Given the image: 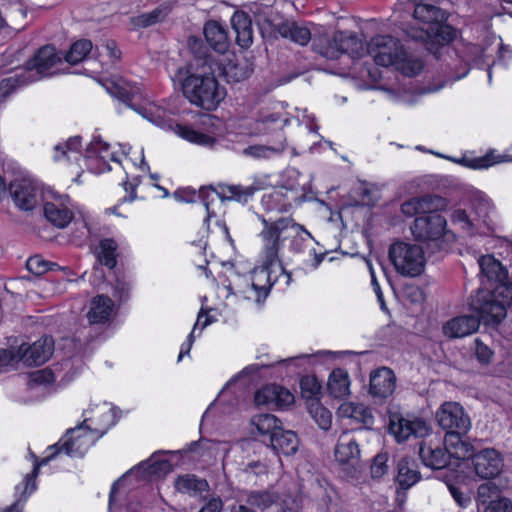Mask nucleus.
Returning <instances> with one entry per match:
<instances>
[{
	"mask_svg": "<svg viewBox=\"0 0 512 512\" xmlns=\"http://www.w3.org/2000/svg\"><path fill=\"white\" fill-rule=\"evenodd\" d=\"M188 47L194 56L187 77L182 81L183 95L187 100L204 110L212 111L225 98L226 91L214 76L217 65L207 45L196 36L188 38Z\"/></svg>",
	"mask_w": 512,
	"mask_h": 512,
	"instance_id": "nucleus-1",
	"label": "nucleus"
},
{
	"mask_svg": "<svg viewBox=\"0 0 512 512\" xmlns=\"http://www.w3.org/2000/svg\"><path fill=\"white\" fill-rule=\"evenodd\" d=\"M413 18L414 23L403 26V33L407 39L423 44L432 53L451 42L456 35L455 29L446 24L448 13L430 3L416 5Z\"/></svg>",
	"mask_w": 512,
	"mask_h": 512,
	"instance_id": "nucleus-2",
	"label": "nucleus"
},
{
	"mask_svg": "<svg viewBox=\"0 0 512 512\" xmlns=\"http://www.w3.org/2000/svg\"><path fill=\"white\" fill-rule=\"evenodd\" d=\"M512 304V281L501 280L488 287H480L472 297L470 307L478 311L486 324L500 323Z\"/></svg>",
	"mask_w": 512,
	"mask_h": 512,
	"instance_id": "nucleus-3",
	"label": "nucleus"
},
{
	"mask_svg": "<svg viewBox=\"0 0 512 512\" xmlns=\"http://www.w3.org/2000/svg\"><path fill=\"white\" fill-rule=\"evenodd\" d=\"M81 438L82 437L80 435L76 437L70 436L63 442L60 440L59 442L51 445L49 449L53 450V452L41 461L36 462L32 472L26 474L23 481L15 487L17 499L12 505L6 508L4 512H22L23 506L28 497L36 490V478L39 474L40 467L54 459L58 453L63 451L71 457L82 456L83 453L80 451Z\"/></svg>",
	"mask_w": 512,
	"mask_h": 512,
	"instance_id": "nucleus-4",
	"label": "nucleus"
},
{
	"mask_svg": "<svg viewBox=\"0 0 512 512\" xmlns=\"http://www.w3.org/2000/svg\"><path fill=\"white\" fill-rule=\"evenodd\" d=\"M257 218L263 226L259 232L264 257L263 263L272 268L279 262V252L284 241L290 237V230L298 228L295 226V220L289 216L272 219L257 214Z\"/></svg>",
	"mask_w": 512,
	"mask_h": 512,
	"instance_id": "nucleus-5",
	"label": "nucleus"
},
{
	"mask_svg": "<svg viewBox=\"0 0 512 512\" xmlns=\"http://www.w3.org/2000/svg\"><path fill=\"white\" fill-rule=\"evenodd\" d=\"M274 282L271 280V267L263 263L251 275H236L226 288L231 294L260 303L268 296Z\"/></svg>",
	"mask_w": 512,
	"mask_h": 512,
	"instance_id": "nucleus-6",
	"label": "nucleus"
},
{
	"mask_svg": "<svg viewBox=\"0 0 512 512\" xmlns=\"http://www.w3.org/2000/svg\"><path fill=\"white\" fill-rule=\"evenodd\" d=\"M388 254L397 273L404 277H417L424 271V252L416 244L395 242L389 247Z\"/></svg>",
	"mask_w": 512,
	"mask_h": 512,
	"instance_id": "nucleus-7",
	"label": "nucleus"
},
{
	"mask_svg": "<svg viewBox=\"0 0 512 512\" xmlns=\"http://www.w3.org/2000/svg\"><path fill=\"white\" fill-rule=\"evenodd\" d=\"M261 122L263 125L270 127L274 125L273 129L276 132V141L273 144H255L249 145L242 150V154L246 157L253 159H270L272 157L282 154L286 148V137L283 132V127L288 123L287 118H282L278 114H268L262 117Z\"/></svg>",
	"mask_w": 512,
	"mask_h": 512,
	"instance_id": "nucleus-8",
	"label": "nucleus"
},
{
	"mask_svg": "<svg viewBox=\"0 0 512 512\" xmlns=\"http://www.w3.org/2000/svg\"><path fill=\"white\" fill-rule=\"evenodd\" d=\"M62 62V57L56 52L52 45H45L39 48L34 56L26 62L22 68L24 75L31 83L36 82L44 77L57 74L55 69Z\"/></svg>",
	"mask_w": 512,
	"mask_h": 512,
	"instance_id": "nucleus-9",
	"label": "nucleus"
},
{
	"mask_svg": "<svg viewBox=\"0 0 512 512\" xmlns=\"http://www.w3.org/2000/svg\"><path fill=\"white\" fill-rule=\"evenodd\" d=\"M435 417L446 434H467L471 429V419L458 402H444L436 411Z\"/></svg>",
	"mask_w": 512,
	"mask_h": 512,
	"instance_id": "nucleus-10",
	"label": "nucleus"
},
{
	"mask_svg": "<svg viewBox=\"0 0 512 512\" xmlns=\"http://www.w3.org/2000/svg\"><path fill=\"white\" fill-rule=\"evenodd\" d=\"M402 50L400 41L390 35H377L367 44L368 55L375 64L383 67H395Z\"/></svg>",
	"mask_w": 512,
	"mask_h": 512,
	"instance_id": "nucleus-11",
	"label": "nucleus"
},
{
	"mask_svg": "<svg viewBox=\"0 0 512 512\" xmlns=\"http://www.w3.org/2000/svg\"><path fill=\"white\" fill-rule=\"evenodd\" d=\"M446 227L447 221L445 217L436 212H429L415 218L411 225V232L418 241L435 242L448 233Z\"/></svg>",
	"mask_w": 512,
	"mask_h": 512,
	"instance_id": "nucleus-12",
	"label": "nucleus"
},
{
	"mask_svg": "<svg viewBox=\"0 0 512 512\" xmlns=\"http://www.w3.org/2000/svg\"><path fill=\"white\" fill-rule=\"evenodd\" d=\"M259 190L258 186H243L240 184H219L215 189H203L199 197H202L203 204L210 217V207L207 197L210 193H216L222 201H235L242 205L247 204Z\"/></svg>",
	"mask_w": 512,
	"mask_h": 512,
	"instance_id": "nucleus-13",
	"label": "nucleus"
},
{
	"mask_svg": "<svg viewBox=\"0 0 512 512\" xmlns=\"http://www.w3.org/2000/svg\"><path fill=\"white\" fill-rule=\"evenodd\" d=\"M389 430L398 442H403L411 436L416 438L426 436L430 428L427 422L421 418L393 414L390 416Z\"/></svg>",
	"mask_w": 512,
	"mask_h": 512,
	"instance_id": "nucleus-14",
	"label": "nucleus"
},
{
	"mask_svg": "<svg viewBox=\"0 0 512 512\" xmlns=\"http://www.w3.org/2000/svg\"><path fill=\"white\" fill-rule=\"evenodd\" d=\"M260 30L263 35L269 30L270 33L279 34L281 37L299 45H306L313 38L309 28L291 20L274 23L269 19H265L260 24Z\"/></svg>",
	"mask_w": 512,
	"mask_h": 512,
	"instance_id": "nucleus-15",
	"label": "nucleus"
},
{
	"mask_svg": "<svg viewBox=\"0 0 512 512\" xmlns=\"http://www.w3.org/2000/svg\"><path fill=\"white\" fill-rule=\"evenodd\" d=\"M9 191L15 205L23 211L33 210L41 197V190L38 184L26 178L12 181Z\"/></svg>",
	"mask_w": 512,
	"mask_h": 512,
	"instance_id": "nucleus-16",
	"label": "nucleus"
},
{
	"mask_svg": "<svg viewBox=\"0 0 512 512\" xmlns=\"http://www.w3.org/2000/svg\"><path fill=\"white\" fill-rule=\"evenodd\" d=\"M471 461L476 475L482 479L497 477L504 466L502 454L495 448L476 451Z\"/></svg>",
	"mask_w": 512,
	"mask_h": 512,
	"instance_id": "nucleus-17",
	"label": "nucleus"
},
{
	"mask_svg": "<svg viewBox=\"0 0 512 512\" xmlns=\"http://www.w3.org/2000/svg\"><path fill=\"white\" fill-rule=\"evenodd\" d=\"M112 93L122 103H124L129 108L133 109L134 111L142 115L144 118L148 119L150 122L158 126H161L163 124L161 111L159 109H155L153 107H144L141 105H136L134 103L140 94L138 87L122 86L117 84L114 86Z\"/></svg>",
	"mask_w": 512,
	"mask_h": 512,
	"instance_id": "nucleus-18",
	"label": "nucleus"
},
{
	"mask_svg": "<svg viewBox=\"0 0 512 512\" xmlns=\"http://www.w3.org/2000/svg\"><path fill=\"white\" fill-rule=\"evenodd\" d=\"M396 375L388 367L372 370L369 377V394L375 400H386L396 389Z\"/></svg>",
	"mask_w": 512,
	"mask_h": 512,
	"instance_id": "nucleus-19",
	"label": "nucleus"
},
{
	"mask_svg": "<svg viewBox=\"0 0 512 512\" xmlns=\"http://www.w3.org/2000/svg\"><path fill=\"white\" fill-rule=\"evenodd\" d=\"M110 145L101 139H94L87 146L85 157L89 161V168L94 173H104L111 170L109 161L120 163L114 152L109 151Z\"/></svg>",
	"mask_w": 512,
	"mask_h": 512,
	"instance_id": "nucleus-20",
	"label": "nucleus"
},
{
	"mask_svg": "<svg viewBox=\"0 0 512 512\" xmlns=\"http://www.w3.org/2000/svg\"><path fill=\"white\" fill-rule=\"evenodd\" d=\"M474 314H463L455 316L446 321L442 326L443 334L449 339L464 338L475 333L484 318L478 311Z\"/></svg>",
	"mask_w": 512,
	"mask_h": 512,
	"instance_id": "nucleus-21",
	"label": "nucleus"
},
{
	"mask_svg": "<svg viewBox=\"0 0 512 512\" xmlns=\"http://www.w3.org/2000/svg\"><path fill=\"white\" fill-rule=\"evenodd\" d=\"M446 206L443 197L426 194L420 197H413L401 204V212L407 217L423 216L429 212H437Z\"/></svg>",
	"mask_w": 512,
	"mask_h": 512,
	"instance_id": "nucleus-22",
	"label": "nucleus"
},
{
	"mask_svg": "<svg viewBox=\"0 0 512 512\" xmlns=\"http://www.w3.org/2000/svg\"><path fill=\"white\" fill-rule=\"evenodd\" d=\"M24 355L23 363L28 366H39L44 364L52 356L54 351V340L51 336H43L32 345H20Z\"/></svg>",
	"mask_w": 512,
	"mask_h": 512,
	"instance_id": "nucleus-23",
	"label": "nucleus"
},
{
	"mask_svg": "<svg viewBox=\"0 0 512 512\" xmlns=\"http://www.w3.org/2000/svg\"><path fill=\"white\" fill-rule=\"evenodd\" d=\"M206 43L218 54L226 53L231 45L227 26L216 20H208L203 26Z\"/></svg>",
	"mask_w": 512,
	"mask_h": 512,
	"instance_id": "nucleus-24",
	"label": "nucleus"
},
{
	"mask_svg": "<svg viewBox=\"0 0 512 512\" xmlns=\"http://www.w3.org/2000/svg\"><path fill=\"white\" fill-rule=\"evenodd\" d=\"M478 264L482 276V287H488L497 281L506 280L508 278L506 268L492 255L480 257Z\"/></svg>",
	"mask_w": 512,
	"mask_h": 512,
	"instance_id": "nucleus-25",
	"label": "nucleus"
},
{
	"mask_svg": "<svg viewBox=\"0 0 512 512\" xmlns=\"http://www.w3.org/2000/svg\"><path fill=\"white\" fill-rule=\"evenodd\" d=\"M419 456L422 463L431 469H443L448 466L450 459L447 449L439 444L433 445L431 442H420Z\"/></svg>",
	"mask_w": 512,
	"mask_h": 512,
	"instance_id": "nucleus-26",
	"label": "nucleus"
},
{
	"mask_svg": "<svg viewBox=\"0 0 512 512\" xmlns=\"http://www.w3.org/2000/svg\"><path fill=\"white\" fill-rule=\"evenodd\" d=\"M231 25L236 33V43L243 49H248L253 43L252 20L244 11H236L231 17Z\"/></svg>",
	"mask_w": 512,
	"mask_h": 512,
	"instance_id": "nucleus-27",
	"label": "nucleus"
},
{
	"mask_svg": "<svg viewBox=\"0 0 512 512\" xmlns=\"http://www.w3.org/2000/svg\"><path fill=\"white\" fill-rule=\"evenodd\" d=\"M270 446L278 455L290 456L297 452L299 439L291 430L280 428L270 435Z\"/></svg>",
	"mask_w": 512,
	"mask_h": 512,
	"instance_id": "nucleus-28",
	"label": "nucleus"
},
{
	"mask_svg": "<svg viewBox=\"0 0 512 512\" xmlns=\"http://www.w3.org/2000/svg\"><path fill=\"white\" fill-rule=\"evenodd\" d=\"M466 434H446L444 438L445 449L448 451L449 459L451 457L456 459H471L476 453L475 448L463 440Z\"/></svg>",
	"mask_w": 512,
	"mask_h": 512,
	"instance_id": "nucleus-29",
	"label": "nucleus"
},
{
	"mask_svg": "<svg viewBox=\"0 0 512 512\" xmlns=\"http://www.w3.org/2000/svg\"><path fill=\"white\" fill-rule=\"evenodd\" d=\"M312 47L315 52L326 59L335 60L340 57L336 32L333 35L327 33L314 34L312 38Z\"/></svg>",
	"mask_w": 512,
	"mask_h": 512,
	"instance_id": "nucleus-30",
	"label": "nucleus"
},
{
	"mask_svg": "<svg viewBox=\"0 0 512 512\" xmlns=\"http://www.w3.org/2000/svg\"><path fill=\"white\" fill-rule=\"evenodd\" d=\"M113 308L112 300L104 295H98L91 300L87 318L92 324L105 323L109 320Z\"/></svg>",
	"mask_w": 512,
	"mask_h": 512,
	"instance_id": "nucleus-31",
	"label": "nucleus"
},
{
	"mask_svg": "<svg viewBox=\"0 0 512 512\" xmlns=\"http://www.w3.org/2000/svg\"><path fill=\"white\" fill-rule=\"evenodd\" d=\"M421 476L414 461L401 459L397 464L396 482L401 489L407 490L415 485Z\"/></svg>",
	"mask_w": 512,
	"mask_h": 512,
	"instance_id": "nucleus-32",
	"label": "nucleus"
},
{
	"mask_svg": "<svg viewBox=\"0 0 512 512\" xmlns=\"http://www.w3.org/2000/svg\"><path fill=\"white\" fill-rule=\"evenodd\" d=\"M172 11V5L164 2L150 12L132 18V24L139 28H147L163 22Z\"/></svg>",
	"mask_w": 512,
	"mask_h": 512,
	"instance_id": "nucleus-33",
	"label": "nucleus"
},
{
	"mask_svg": "<svg viewBox=\"0 0 512 512\" xmlns=\"http://www.w3.org/2000/svg\"><path fill=\"white\" fill-rule=\"evenodd\" d=\"M360 457L358 443L354 439H348L347 435L339 438L335 447V458L341 464L357 461Z\"/></svg>",
	"mask_w": 512,
	"mask_h": 512,
	"instance_id": "nucleus-34",
	"label": "nucleus"
},
{
	"mask_svg": "<svg viewBox=\"0 0 512 512\" xmlns=\"http://www.w3.org/2000/svg\"><path fill=\"white\" fill-rule=\"evenodd\" d=\"M349 374L342 368L334 369L328 379L327 388L334 398H343L349 394Z\"/></svg>",
	"mask_w": 512,
	"mask_h": 512,
	"instance_id": "nucleus-35",
	"label": "nucleus"
},
{
	"mask_svg": "<svg viewBox=\"0 0 512 512\" xmlns=\"http://www.w3.org/2000/svg\"><path fill=\"white\" fill-rule=\"evenodd\" d=\"M45 218L58 228L66 227L73 218V213L66 207L46 202L43 207Z\"/></svg>",
	"mask_w": 512,
	"mask_h": 512,
	"instance_id": "nucleus-36",
	"label": "nucleus"
},
{
	"mask_svg": "<svg viewBox=\"0 0 512 512\" xmlns=\"http://www.w3.org/2000/svg\"><path fill=\"white\" fill-rule=\"evenodd\" d=\"M208 487V483L205 479L198 478L193 474H184L175 480L176 490L190 495L201 494L206 491Z\"/></svg>",
	"mask_w": 512,
	"mask_h": 512,
	"instance_id": "nucleus-37",
	"label": "nucleus"
},
{
	"mask_svg": "<svg viewBox=\"0 0 512 512\" xmlns=\"http://www.w3.org/2000/svg\"><path fill=\"white\" fill-rule=\"evenodd\" d=\"M176 133L183 139L208 148H213L217 142V139L209 134L195 130L187 125H176Z\"/></svg>",
	"mask_w": 512,
	"mask_h": 512,
	"instance_id": "nucleus-38",
	"label": "nucleus"
},
{
	"mask_svg": "<svg viewBox=\"0 0 512 512\" xmlns=\"http://www.w3.org/2000/svg\"><path fill=\"white\" fill-rule=\"evenodd\" d=\"M117 249L118 245L112 238H104L99 242V252L97 259L100 264L109 269L115 268L117 265Z\"/></svg>",
	"mask_w": 512,
	"mask_h": 512,
	"instance_id": "nucleus-39",
	"label": "nucleus"
},
{
	"mask_svg": "<svg viewBox=\"0 0 512 512\" xmlns=\"http://www.w3.org/2000/svg\"><path fill=\"white\" fill-rule=\"evenodd\" d=\"M395 68L405 76L414 77L423 69V61L416 56L408 54L405 50H402Z\"/></svg>",
	"mask_w": 512,
	"mask_h": 512,
	"instance_id": "nucleus-40",
	"label": "nucleus"
},
{
	"mask_svg": "<svg viewBox=\"0 0 512 512\" xmlns=\"http://www.w3.org/2000/svg\"><path fill=\"white\" fill-rule=\"evenodd\" d=\"M336 40L338 41L340 56L349 54L352 57L359 56L362 50V42L356 35L350 32L337 31Z\"/></svg>",
	"mask_w": 512,
	"mask_h": 512,
	"instance_id": "nucleus-41",
	"label": "nucleus"
},
{
	"mask_svg": "<svg viewBox=\"0 0 512 512\" xmlns=\"http://www.w3.org/2000/svg\"><path fill=\"white\" fill-rule=\"evenodd\" d=\"M92 50V42L88 39H80L74 42L65 53L64 59L71 65L84 61Z\"/></svg>",
	"mask_w": 512,
	"mask_h": 512,
	"instance_id": "nucleus-42",
	"label": "nucleus"
},
{
	"mask_svg": "<svg viewBox=\"0 0 512 512\" xmlns=\"http://www.w3.org/2000/svg\"><path fill=\"white\" fill-rule=\"evenodd\" d=\"M295 226L298 229L290 230V250L295 253H302L306 248H308L310 241L313 240V237L303 225L297 223L296 221Z\"/></svg>",
	"mask_w": 512,
	"mask_h": 512,
	"instance_id": "nucleus-43",
	"label": "nucleus"
},
{
	"mask_svg": "<svg viewBox=\"0 0 512 512\" xmlns=\"http://www.w3.org/2000/svg\"><path fill=\"white\" fill-rule=\"evenodd\" d=\"M342 412L349 418L362 423L366 427L371 426L374 422L373 415L363 404L350 403L342 406Z\"/></svg>",
	"mask_w": 512,
	"mask_h": 512,
	"instance_id": "nucleus-44",
	"label": "nucleus"
},
{
	"mask_svg": "<svg viewBox=\"0 0 512 512\" xmlns=\"http://www.w3.org/2000/svg\"><path fill=\"white\" fill-rule=\"evenodd\" d=\"M26 75L22 68H19L14 71V73L6 78H3L0 81V96L7 97L10 93H12L16 88L25 86L29 83L28 79L24 76Z\"/></svg>",
	"mask_w": 512,
	"mask_h": 512,
	"instance_id": "nucleus-45",
	"label": "nucleus"
},
{
	"mask_svg": "<svg viewBox=\"0 0 512 512\" xmlns=\"http://www.w3.org/2000/svg\"><path fill=\"white\" fill-rule=\"evenodd\" d=\"M280 386L269 384L258 390L254 396V402L257 406H266L269 409H276L277 393Z\"/></svg>",
	"mask_w": 512,
	"mask_h": 512,
	"instance_id": "nucleus-46",
	"label": "nucleus"
},
{
	"mask_svg": "<svg viewBox=\"0 0 512 512\" xmlns=\"http://www.w3.org/2000/svg\"><path fill=\"white\" fill-rule=\"evenodd\" d=\"M262 206L268 212L277 211L280 213L287 212L290 203L286 202L285 196L281 191H273L262 197Z\"/></svg>",
	"mask_w": 512,
	"mask_h": 512,
	"instance_id": "nucleus-47",
	"label": "nucleus"
},
{
	"mask_svg": "<svg viewBox=\"0 0 512 512\" xmlns=\"http://www.w3.org/2000/svg\"><path fill=\"white\" fill-rule=\"evenodd\" d=\"M253 423L261 435L268 436V440L270 439V435L281 428L279 426L280 421L271 414L258 415L253 419Z\"/></svg>",
	"mask_w": 512,
	"mask_h": 512,
	"instance_id": "nucleus-48",
	"label": "nucleus"
},
{
	"mask_svg": "<svg viewBox=\"0 0 512 512\" xmlns=\"http://www.w3.org/2000/svg\"><path fill=\"white\" fill-rule=\"evenodd\" d=\"M277 501V496L269 491H253L247 497V504L259 510L269 508Z\"/></svg>",
	"mask_w": 512,
	"mask_h": 512,
	"instance_id": "nucleus-49",
	"label": "nucleus"
},
{
	"mask_svg": "<svg viewBox=\"0 0 512 512\" xmlns=\"http://www.w3.org/2000/svg\"><path fill=\"white\" fill-rule=\"evenodd\" d=\"M301 394L304 398L318 399L321 393V385L315 376L306 375L300 380Z\"/></svg>",
	"mask_w": 512,
	"mask_h": 512,
	"instance_id": "nucleus-50",
	"label": "nucleus"
},
{
	"mask_svg": "<svg viewBox=\"0 0 512 512\" xmlns=\"http://www.w3.org/2000/svg\"><path fill=\"white\" fill-rule=\"evenodd\" d=\"M149 476L162 477L172 470L171 463L166 459H150L147 463H142Z\"/></svg>",
	"mask_w": 512,
	"mask_h": 512,
	"instance_id": "nucleus-51",
	"label": "nucleus"
},
{
	"mask_svg": "<svg viewBox=\"0 0 512 512\" xmlns=\"http://www.w3.org/2000/svg\"><path fill=\"white\" fill-rule=\"evenodd\" d=\"M56 267V263L46 261L39 255L32 256L26 261L27 270L36 276H40L48 271H52Z\"/></svg>",
	"mask_w": 512,
	"mask_h": 512,
	"instance_id": "nucleus-52",
	"label": "nucleus"
},
{
	"mask_svg": "<svg viewBox=\"0 0 512 512\" xmlns=\"http://www.w3.org/2000/svg\"><path fill=\"white\" fill-rule=\"evenodd\" d=\"M459 162L471 169H486L493 164L502 162V159H500V156L494 157L493 154L488 153L482 157L463 158Z\"/></svg>",
	"mask_w": 512,
	"mask_h": 512,
	"instance_id": "nucleus-53",
	"label": "nucleus"
},
{
	"mask_svg": "<svg viewBox=\"0 0 512 512\" xmlns=\"http://www.w3.org/2000/svg\"><path fill=\"white\" fill-rule=\"evenodd\" d=\"M55 381V376L50 369L37 370L29 375L28 388L35 389L38 386H47Z\"/></svg>",
	"mask_w": 512,
	"mask_h": 512,
	"instance_id": "nucleus-54",
	"label": "nucleus"
},
{
	"mask_svg": "<svg viewBox=\"0 0 512 512\" xmlns=\"http://www.w3.org/2000/svg\"><path fill=\"white\" fill-rule=\"evenodd\" d=\"M310 413L321 429L328 430L330 428L332 415L328 409L316 403L312 405Z\"/></svg>",
	"mask_w": 512,
	"mask_h": 512,
	"instance_id": "nucleus-55",
	"label": "nucleus"
},
{
	"mask_svg": "<svg viewBox=\"0 0 512 512\" xmlns=\"http://www.w3.org/2000/svg\"><path fill=\"white\" fill-rule=\"evenodd\" d=\"M23 357L20 346L17 348L0 349V367L12 366L20 361L23 362Z\"/></svg>",
	"mask_w": 512,
	"mask_h": 512,
	"instance_id": "nucleus-56",
	"label": "nucleus"
},
{
	"mask_svg": "<svg viewBox=\"0 0 512 512\" xmlns=\"http://www.w3.org/2000/svg\"><path fill=\"white\" fill-rule=\"evenodd\" d=\"M474 344L477 361L483 366L489 365L493 360L494 352L478 338L475 339Z\"/></svg>",
	"mask_w": 512,
	"mask_h": 512,
	"instance_id": "nucleus-57",
	"label": "nucleus"
},
{
	"mask_svg": "<svg viewBox=\"0 0 512 512\" xmlns=\"http://www.w3.org/2000/svg\"><path fill=\"white\" fill-rule=\"evenodd\" d=\"M388 455L386 453L377 454L373 458V462L371 465V476L374 479L381 478L388 471Z\"/></svg>",
	"mask_w": 512,
	"mask_h": 512,
	"instance_id": "nucleus-58",
	"label": "nucleus"
},
{
	"mask_svg": "<svg viewBox=\"0 0 512 512\" xmlns=\"http://www.w3.org/2000/svg\"><path fill=\"white\" fill-rule=\"evenodd\" d=\"M448 490L460 507L466 508L471 504V496L467 489H463V487L454 484H449Z\"/></svg>",
	"mask_w": 512,
	"mask_h": 512,
	"instance_id": "nucleus-59",
	"label": "nucleus"
},
{
	"mask_svg": "<svg viewBox=\"0 0 512 512\" xmlns=\"http://www.w3.org/2000/svg\"><path fill=\"white\" fill-rule=\"evenodd\" d=\"M485 512H512V501L506 497L492 499L486 505Z\"/></svg>",
	"mask_w": 512,
	"mask_h": 512,
	"instance_id": "nucleus-60",
	"label": "nucleus"
},
{
	"mask_svg": "<svg viewBox=\"0 0 512 512\" xmlns=\"http://www.w3.org/2000/svg\"><path fill=\"white\" fill-rule=\"evenodd\" d=\"M451 221L455 224H459L461 228L467 232H473L474 223L468 216L465 210L457 209L451 215Z\"/></svg>",
	"mask_w": 512,
	"mask_h": 512,
	"instance_id": "nucleus-61",
	"label": "nucleus"
},
{
	"mask_svg": "<svg viewBox=\"0 0 512 512\" xmlns=\"http://www.w3.org/2000/svg\"><path fill=\"white\" fill-rule=\"evenodd\" d=\"M80 148H81V137H79V136H74V137L69 138L64 146L63 145L55 146L56 153L61 151L62 156H65L67 154V152H78V151H80ZM54 158H55V160L60 159L58 154H56L54 156Z\"/></svg>",
	"mask_w": 512,
	"mask_h": 512,
	"instance_id": "nucleus-62",
	"label": "nucleus"
},
{
	"mask_svg": "<svg viewBox=\"0 0 512 512\" xmlns=\"http://www.w3.org/2000/svg\"><path fill=\"white\" fill-rule=\"evenodd\" d=\"M225 74L227 77L232 78L235 82L242 81L249 75L248 70L246 68L240 67L238 64H229L225 68Z\"/></svg>",
	"mask_w": 512,
	"mask_h": 512,
	"instance_id": "nucleus-63",
	"label": "nucleus"
},
{
	"mask_svg": "<svg viewBox=\"0 0 512 512\" xmlns=\"http://www.w3.org/2000/svg\"><path fill=\"white\" fill-rule=\"evenodd\" d=\"M496 492L497 486L495 484L490 482L484 483L481 484L477 489V498L482 504H485L488 499H490Z\"/></svg>",
	"mask_w": 512,
	"mask_h": 512,
	"instance_id": "nucleus-64",
	"label": "nucleus"
}]
</instances>
